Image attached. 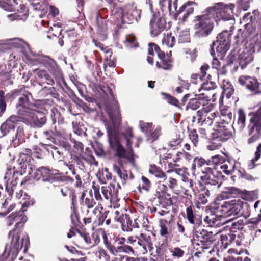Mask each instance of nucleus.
<instances>
[{"label":"nucleus","mask_w":261,"mask_h":261,"mask_svg":"<svg viewBox=\"0 0 261 261\" xmlns=\"http://www.w3.org/2000/svg\"><path fill=\"white\" fill-rule=\"evenodd\" d=\"M142 184L140 186V188L145 190L148 191L150 187V182L149 180L144 176H142Z\"/></svg>","instance_id":"49530a36"},{"label":"nucleus","mask_w":261,"mask_h":261,"mask_svg":"<svg viewBox=\"0 0 261 261\" xmlns=\"http://www.w3.org/2000/svg\"><path fill=\"white\" fill-rule=\"evenodd\" d=\"M48 8L49 9L50 13L53 16L57 15L59 13L58 9L53 6H50Z\"/></svg>","instance_id":"680f3d73"},{"label":"nucleus","mask_w":261,"mask_h":261,"mask_svg":"<svg viewBox=\"0 0 261 261\" xmlns=\"http://www.w3.org/2000/svg\"><path fill=\"white\" fill-rule=\"evenodd\" d=\"M211 195L212 193L209 190L205 189L203 190L199 195L198 202L202 204H206L208 202Z\"/></svg>","instance_id":"7c9ffc66"},{"label":"nucleus","mask_w":261,"mask_h":261,"mask_svg":"<svg viewBox=\"0 0 261 261\" xmlns=\"http://www.w3.org/2000/svg\"><path fill=\"white\" fill-rule=\"evenodd\" d=\"M187 213V218L189 221V222L191 224L194 223V215L192 211V208L191 206H189L187 208L186 210Z\"/></svg>","instance_id":"de8ad7c7"},{"label":"nucleus","mask_w":261,"mask_h":261,"mask_svg":"<svg viewBox=\"0 0 261 261\" xmlns=\"http://www.w3.org/2000/svg\"><path fill=\"white\" fill-rule=\"evenodd\" d=\"M217 221V217L214 214H210L207 215L204 219V221L209 226H213L215 225L216 222Z\"/></svg>","instance_id":"c9c22d12"},{"label":"nucleus","mask_w":261,"mask_h":261,"mask_svg":"<svg viewBox=\"0 0 261 261\" xmlns=\"http://www.w3.org/2000/svg\"><path fill=\"white\" fill-rule=\"evenodd\" d=\"M110 5H113V10L112 11L115 14L117 15V18L121 17L123 21H126L128 19L129 21L133 20L135 17V14L137 13V10L131 7L128 11H123L122 9H119L117 11V8H115L117 0H106Z\"/></svg>","instance_id":"ddd939ff"},{"label":"nucleus","mask_w":261,"mask_h":261,"mask_svg":"<svg viewBox=\"0 0 261 261\" xmlns=\"http://www.w3.org/2000/svg\"><path fill=\"white\" fill-rule=\"evenodd\" d=\"M239 82L241 85H246L247 89L252 91L261 89V84L259 85L255 79L249 76H241Z\"/></svg>","instance_id":"dca6fc26"},{"label":"nucleus","mask_w":261,"mask_h":261,"mask_svg":"<svg viewBox=\"0 0 261 261\" xmlns=\"http://www.w3.org/2000/svg\"><path fill=\"white\" fill-rule=\"evenodd\" d=\"M156 177L161 179V181L165 180V174L160 170L154 175Z\"/></svg>","instance_id":"338daca9"},{"label":"nucleus","mask_w":261,"mask_h":261,"mask_svg":"<svg viewBox=\"0 0 261 261\" xmlns=\"http://www.w3.org/2000/svg\"><path fill=\"white\" fill-rule=\"evenodd\" d=\"M167 184L171 188H174L177 185V181L173 178H169Z\"/></svg>","instance_id":"0e129e2a"},{"label":"nucleus","mask_w":261,"mask_h":261,"mask_svg":"<svg viewBox=\"0 0 261 261\" xmlns=\"http://www.w3.org/2000/svg\"><path fill=\"white\" fill-rule=\"evenodd\" d=\"M223 121L226 123L230 122L232 118V113L228 109L221 110Z\"/></svg>","instance_id":"e433bc0d"},{"label":"nucleus","mask_w":261,"mask_h":261,"mask_svg":"<svg viewBox=\"0 0 261 261\" xmlns=\"http://www.w3.org/2000/svg\"><path fill=\"white\" fill-rule=\"evenodd\" d=\"M119 249L121 251L127 253L130 252H133L132 248L129 246H123L120 247Z\"/></svg>","instance_id":"052dcab7"},{"label":"nucleus","mask_w":261,"mask_h":261,"mask_svg":"<svg viewBox=\"0 0 261 261\" xmlns=\"http://www.w3.org/2000/svg\"><path fill=\"white\" fill-rule=\"evenodd\" d=\"M219 135L218 137L220 138V139L222 141H226L230 138L232 135L231 133L227 129L223 128H220L218 129Z\"/></svg>","instance_id":"473e14b6"},{"label":"nucleus","mask_w":261,"mask_h":261,"mask_svg":"<svg viewBox=\"0 0 261 261\" xmlns=\"http://www.w3.org/2000/svg\"><path fill=\"white\" fill-rule=\"evenodd\" d=\"M212 67L216 69L220 68V67L222 66L221 62L219 61L218 59L214 58L212 62Z\"/></svg>","instance_id":"6e6d98bb"},{"label":"nucleus","mask_w":261,"mask_h":261,"mask_svg":"<svg viewBox=\"0 0 261 261\" xmlns=\"http://www.w3.org/2000/svg\"><path fill=\"white\" fill-rule=\"evenodd\" d=\"M6 104L5 100L4 92L0 91V115L5 111Z\"/></svg>","instance_id":"ea45409f"},{"label":"nucleus","mask_w":261,"mask_h":261,"mask_svg":"<svg viewBox=\"0 0 261 261\" xmlns=\"http://www.w3.org/2000/svg\"><path fill=\"white\" fill-rule=\"evenodd\" d=\"M120 256V261H138L137 258H135L132 257H129L127 255H123L121 256L119 255Z\"/></svg>","instance_id":"13d9d810"},{"label":"nucleus","mask_w":261,"mask_h":261,"mask_svg":"<svg viewBox=\"0 0 261 261\" xmlns=\"http://www.w3.org/2000/svg\"><path fill=\"white\" fill-rule=\"evenodd\" d=\"M217 172L211 168L206 167L201 169L200 179L201 181L206 185L216 186L218 184V188L220 186L219 184V178L216 175Z\"/></svg>","instance_id":"9b49d317"},{"label":"nucleus","mask_w":261,"mask_h":261,"mask_svg":"<svg viewBox=\"0 0 261 261\" xmlns=\"http://www.w3.org/2000/svg\"><path fill=\"white\" fill-rule=\"evenodd\" d=\"M175 38L171 33H167L165 34L162 40V44L168 47H172L174 45Z\"/></svg>","instance_id":"2f4dec72"},{"label":"nucleus","mask_w":261,"mask_h":261,"mask_svg":"<svg viewBox=\"0 0 261 261\" xmlns=\"http://www.w3.org/2000/svg\"><path fill=\"white\" fill-rule=\"evenodd\" d=\"M231 203L227 201L224 202L221 206V212L225 217H228V213H229V209L231 206Z\"/></svg>","instance_id":"58836bf2"},{"label":"nucleus","mask_w":261,"mask_h":261,"mask_svg":"<svg viewBox=\"0 0 261 261\" xmlns=\"http://www.w3.org/2000/svg\"><path fill=\"white\" fill-rule=\"evenodd\" d=\"M160 51V48L156 45L155 44L153 43H150L149 44V47L148 49V55L150 56L153 55L154 51L155 53L156 51Z\"/></svg>","instance_id":"09e8293b"},{"label":"nucleus","mask_w":261,"mask_h":261,"mask_svg":"<svg viewBox=\"0 0 261 261\" xmlns=\"http://www.w3.org/2000/svg\"><path fill=\"white\" fill-rule=\"evenodd\" d=\"M189 138L191 141L193 142L194 146H196L198 143V135L197 134L196 130H192L189 134Z\"/></svg>","instance_id":"c03bdc74"},{"label":"nucleus","mask_w":261,"mask_h":261,"mask_svg":"<svg viewBox=\"0 0 261 261\" xmlns=\"http://www.w3.org/2000/svg\"><path fill=\"white\" fill-rule=\"evenodd\" d=\"M108 113L113 124V126L111 124L107 126L109 144L111 147L116 151L117 156L120 158L117 163L113 165V170L114 172L118 175L121 179L122 183L124 184L128 180L133 178L132 172L124 169L125 165L123 162V159H125L133 166L135 165L134 155L132 147V139L134 138L133 134L132 129L130 128L126 129L122 134V137L126 141L128 149L126 151L121 145L117 137L118 126L121 120L119 112L117 109L115 112V114H113L111 111H108Z\"/></svg>","instance_id":"f257e3e1"},{"label":"nucleus","mask_w":261,"mask_h":261,"mask_svg":"<svg viewBox=\"0 0 261 261\" xmlns=\"http://www.w3.org/2000/svg\"><path fill=\"white\" fill-rule=\"evenodd\" d=\"M32 5L34 9L43 11L44 13H46L48 9L47 5L42 1L35 0Z\"/></svg>","instance_id":"cd10ccee"},{"label":"nucleus","mask_w":261,"mask_h":261,"mask_svg":"<svg viewBox=\"0 0 261 261\" xmlns=\"http://www.w3.org/2000/svg\"><path fill=\"white\" fill-rule=\"evenodd\" d=\"M222 81V87L223 89V93L225 94L227 98H229L233 93L234 89L232 85L225 79H221Z\"/></svg>","instance_id":"bb28decb"},{"label":"nucleus","mask_w":261,"mask_h":261,"mask_svg":"<svg viewBox=\"0 0 261 261\" xmlns=\"http://www.w3.org/2000/svg\"><path fill=\"white\" fill-rule=\"evenodd\" d=\"M233 7L232 5L228 6L222 3H218L209 9L212 13L214 14L217 21L231 20L233 22V20L231 18Z\"/></svg>","instance_id":"0eeeda50"},{"label":"nucleus","mask_w":261,"mask_h":261,"mask_svg":"<svg viewBox=\"0 0 261 261\" xmlns=\"http://www.w3.org/2000/svg\"><path fill=\"white\" fill-rule=\"evenodd\" d=\"M192 159V156L189 153L184 151L180 152H177L176 154L173 158L174 162H180L183 164H186L189 163Z\"/></svg>","instance_id":"b1692460"},{"label":"nucleus","mask_w":261,"mask_h":261,"mask_svg":"<svg viewBox=\"0 0 261 261\" xmlns=\"http://www.w3.org/2000/svg\"><path fill=\"white\" fill-rule=\"evenodd\" d=\"M218 71V76L219 80H221L223 79L222 77L223 75L225 74L227 72V70L225 68V65L223 64L220 67V68L217 69Z\"/></svg>","instance_id":"603ef678"},{"label":"nucleus","mask_w":261,"mask_h":261,"mask_svg":"<svg viewBox=\"0 0 261 261\" xmlns=\"http://www.w3.org/2000/svg\"><path fill=\"white\" fill-rule=\"evenodd\" d=\"M141 238L144 242L146 244V245H149L151 244V240L149 236H147L146 235L141 233Z\"/></svg>","instance_id":"bf43d9fd"},{"label":"nucleus","mask_w":261,"mask_h":261,"mask_svg":"<svg viewBox=\"0 0 261 261\" xmlns=\"http://www.w3.org/2000/svg\"><path fill=\"white\" fill-rule=\"evenodd\" d=\"M189 107L192 110H196L199 108L202 105L201 102L197 99L192 100L189 103ZM203 106H205L204 104H202Z\"/></svg>","instance_id":"8fccbe9b"},{"label":"nucleus","mask_w":261,"mask_h":261,"mask_svg":"<svg viewBox=\"0 0 261 261\" xmlns=\"http://www.w3.org/2000/svg\"><path fill=\"white\" fill-rule=\"evenodd\" d=\"M39 172L42 174L43 180H50L54 178L53 176L57 174V171L50 170L46 167H42L39 168Z\"/></svg>","instance_id":"393cba45"},{"label":"nucleus","mask_w":261,"mask_h":261,"mask_svg":"<svg viewBox=\"0 0 261 261\" xmlns=\"http://www.w3.org/2000/svg\"><path fill=\"white\" fill-rule=\"evenodd\" d=\"M212 84L208 83H205L202 85V87L198 90V93L196 94V96H199V98L209 100L210 96L208 92L209 90L212 88Z\"/></svg>","instance_id":"5701e85b"},{"label":"nucleus","mask_w":261,"mask_h":261,"mask_svg":"<svg viewBox=\"0 0 261 261\" xmlns=\"http://www.w3.org/2000/svg\"><path fill=\"white\" fill-rule=\"evenodd\" d=\"M24 139V128L22 126L18 127L15 135V137H13V142L15 145H18L23 142Z\"/></svg>","instance_id":"a878e982"},{"label":"nucleus","mask_w":261,"mask_h":261,"mask_svg":"<svg viewBox=\"0 0 261 261\" xmlns=\"http://www.w3.org/2000/svg\"><path fill=\"white\" fill-rule=\"evenodd\" d=\"M258 160L255 159V156L254 159L251 160L247 164V167L248 169H253L255 166V162L257 161Z\"/></svg>","instance_id":"e2e57ef3"},{"label":"nucleus","mask_w":261,"mask_h":261,"mask_svg":"<svg viewBox=\"0 0 261 261\" xmlns=\"http://www.w3.org/2000/svg\"><path fill=\"white\" fill-rule=\"evenodd\" d=\"M16 121H17V120L15 116H11L1 125L0 130L3 136L6 135L15 127V122Z\"/></svg>","instance_id":"6ab92c4d"},{"label":"nucleus","mask_w":261,"mask_h":261,"mask_svg":"<svg viewBox=\"0 0 261 261\" xmlns=\"http://www.w3.org/2000/svg\"><path fill=\"white\" fill-rule=\"evenodd\" d=\"M209 164L208 162L203 159L202 158H195L193 160V162L192 165V170L193 172H195L197 168H202L205 165H208Z\"/></svg>","instance_id":"c85d7f7f"},{"label":"nucleus","mask_w":261,"mask_h":261,"mask_svg":"<svg viewBox=\"0 0 261 261\" xmlns=\"http://www.w3.org/2000/svg\"><path fill=\"white\" fill-rule=\"evenodd\" d=\"M139 127L141 130L146 134L147 140L151 142L157 140L162 134L161 127L156 126L152 128V123H147L140 121L139 122Z\"/></svg>","instance_id":"9d476101"},{"label":"nucleus","mask_w":261,"mask_h":261,"mask_svg":"<svg viewBox=\"0 0 261 261\" xmlns=\"http://www.w3.org/2000/svg\"><path fill=\"white\" fill-rule=\"evenodd\" d=\"M223 193L226 194L227 195L225 196L227 197H236L242 194L239 189L233 187L226 188L224 191H223Z\"/></svg>","instance_id":"c756f323"},{"label":"nucleus","mask_w":261,"mask_h":261,"mask_svg":"<svg viewBox=\"0 0 261 261\" xmlns=\"http://www.w3.org/2000/svg\"><path fill=\"white\" fill-rule=\"evenodd\" d=\"M232 203L231 207L229 209V213H228V217H237L240 213V211L242 209V202L238 200L231 201Z\"/></svg>","instance_id":"4be33fe9"},{"label":"nucleus","mask_w":261,"mask_h":261,"mask_svg":"<svg viewBox=\"0 0 261 261\" xmlns=\"http://www.w3.org/2000/svg\"><path fill=\"white\" fill-rule=\"evenodd\" d=\"M33 72L36 73L38 77L41 79L44 78L47 74L46 71L44 70L35 69Z\"/></svg>","instance_id":"4d7b16f0"},{"label":"nucleus","mask_w":261,"mask_h":261,"mask_svg":"<svg viewBox=\"0 0 261 261\" xmlns=\"http://www.w3.org/2000/svg\"><path fill=\"white\" fill-rule=\"evenodd\" d=\"M171 253L173 256L177 258H180L184 255V251L180 248L176 247L172 249L171 250Z\"/></svg>","instance_id":"37998d69"},{"label":"nucleus","mask_w":261,"mask_h":261,"mask_svg":"<svg viewBox=\"0 0 261 261\" xmlns=\"http://www.w3.org/2000/svg\"><path fill=\"white\" fill-rule=\"evenodd\" d=\"M156 65L158 67H161L165 70L170 69L171 67L169 60L167 61L166 60L163 59L160 63L157 62Z\"/></svg>","instance_id":"79ce46f5"},{"label":"nucleus","mask_w":261,"mask_h":261,"mask_svg":"<svg viewBox=\"0 0 261 261\" xmlns=\"http://www.w3.org/2000/svg\"><path fill=\"white\" fill-rule=\"evenodd\" d=\"M18 172L14 170V168H7L4 176L6 182V189L10 193H13L17 185L16 180Z\"/></svg>","instance_id":"4468645a"},{"label":"nucleus","mask_w":261,"mask_h":261,"mask_svg":"<svg viewBox=\"0 0 261 261\" xmlns=\"http://www.w3.org/2000/svg\"><path fill=\"white\" fill-rule=\"evenodd\" d=\"M254 50L251 46L245 47L239 55V64L242 69L246 67V66L251 63L253 59V53Z\"/></svg>","instance_id":"2eb2a0df"},{"label":"nucleus","mask_w":261,"mask_h":261,"mask_svg":"<svg viewBox=\"0 0 261 261\" xmlns=\"http://www.w3.org/2000/svg\"><path fill=\"white\" fill-rule=\"evenodd\" d=\"M230 29L229 31H224L220 33L217 37V40L214 41L212 44L213 46L216 47L217 51L221 55L225 54L229 48L231 32L234 29L232 26H231Z\"/></svg>","instance_id":"6e6552de"},{"label":"nucleus","mask_w":261,"mask_h":261,"mask_svg":"<svg viewBox=\"0 0 261 261\" xmlns=\"http://www.w3.org/2000/svg\"><path fill=\"white\" fill-rule=\"evenodd\" d=\"M254 131L255 132L254 133L253 136L248 139V141L249 143H251L258 140L260 138V135L259 134V128L255 125H254V126L252 127L250 134L253 133Z\"/></svg>","instance_id":"f704fd0d"},{"label":"nucleus","mask_w":261,"mask_h":261,"mask_svg":"<svg viewBox=\"0 0 261 261\" xmlns=\"http://www.w3.org/2000/svg\"><path fill=\"white\" fill-rule=\"evenodd\" d=\"M251 0H238L240 7L245 11L248 10L249 7V4Z\"/></svg>","instance_id":"3c124183"},{"label":"nucleus","mask_w":261,"mask_h":261,"mask_svg":"<svg viewBox=\"0 0 261 261\" xmlns=\"http://www.w3.org/2000/svg\"><path fill=\"white\" fill-rule=\"evenodd\" d=\"M101 193L106 199L112 200L117 198L118 190L114 185H110L108 186L102 187Z\"/></svg>","instance_id":"f3484780"},{"label":"nucleus","mask_w":261,"mask_h":261,"mask_svg":"<svg viewBox=\"0 0 261 261\" xmlns=\"http://www.w3.org/2000/svg\"><path fill=\"white\" fill-rule=\"evenodd\" d=\"M215 21L217 19L208 8L205 14L196 16L194 20L196 34L201 37L208 36L213 29Z\"/></svg>","instance_id":"20e7f679"},{"label":"nucleus","mask_w":261,"mask_h":261,"mask_svg":"<svg viewBox=\"0 0 261 261\" xmlns=\"http://www.w3.org/2000/svg\"><path fill=\"white\" fill-rule=\"evenodd\" d=\"M181 142V139L179 138L176 137V138L172 139L169 142V145L171 147H176L179 145Z\"/></svg>","instance_id":"864d4df0"},{"label":"nucleus","mask_w":261,"mask_h":261,"mask_svg":"<svg viewBox=\"0 0 261 261\" xmlns=\"http://www.w3.org/2000/svg\"><path fill=\"white\" fill-rule=\"evenodd\" d=\"M220 168L221 169L222 171L226 174H229L230 173V170L228 169V165L225 163L221 165L220 166Z\"/></svg>","instance_id":"69168bd1"},{"label":"nucleus","mask_w":261,"mask_h":261,"mask_svg":"<svg viewBox=\"0 0 261 261\" xmlns=\"http://www.w3.org/2000/svg\"><path fill=\"white\" fill-rule=\"evenodd\" d=\"M193 2H188L186 5L182 6L179 10L177 11V0H161L160 2V5L163 11H168L170 14H176L181 13L185 8L186 6H190L193 4Z\"/></svg>","instance_id":"f8f14e48"},{"label":"nucleus","mask_w":261,"mask_h":261,"mask_svg":"<svg viewBox=\"0 0 261 261\" xmlns=\"http://www.w3.org/2000/svg\"><path fill=\"white\" fill-rule=\"evenodd\" d=\"M166 21L160 12L153 15L150 22V31L151 36L155 37L160 34L165 29Z\"/></svg>","instance_id":"1a4fd4ad"},{"label":"nucleus","mask_w":261,"mask_h":261,"mask_svg":"<svg viewBox=\"0 0 261 261\" xmlns=\"http://www.w3.org/2000/svg\"><path fill=\"white\" fill-rule=\"evenodd\" d=\"M255 155L256 160H258L260 158L261 155V143L257 146Z\"/></svg>","instance_id":"774afa93"},{"label":"nucleus","mask_w":261,"mask_h":261,"mask_svg":"<svg viewBox=\"0 0 261 261\" xmlns=\"http://www.w3.org/2000/svg\"><path fill=\"white\" fill-rule=\"evenodd\" d=\"M62 27V24L58 22L56 24H54L53 26L50 27L49 32H52L53 35L55 36H59L61 34Z\"/></svg>","instance_id":"72a5a7b5"},{"label":"nucleus","mask_w":261,"mask_h":261,"mask_svg":"<svg viewBox=\"0 0 261 261\" xmlns=\"http://www.w3.org/2000/svg\"><path fill=\"white\" fill-rule=\"evenodd\" d=\"M223 161V157L220 155H216L212 156L208 162V163L210 164L212 163L213 164H218L220 163H222Z\"/></svg>","instance_id":"a18cd8bd"},{"label":"nucleus","mask_w":261,"mask_h":261,"mask_svg":"<svg viewBox=\"0 0 261 261\" xmlns=\"http://www.w3.org/2000/svg\"><path fill=\"white\" fill-rule=\"evenodd\" d=\"M197 115L198 122L202 124L204 123L211 125L214 121L218 122V113L214 109V106L212 104H209L198 111Z\"/></svg>","instance_id":"423d86ee"},{"label":"nucleus","mask_w":261,"mask_h":261,"mask_svg":"<svg viewBox=\"0 0 261 261\" xmlns=\"http://www.w3.org/2000/svg\"><path fill=\"white\" fill-rule=\"evenodd\" d=\"M15 204L12 202L11 198H7L4 202L0 204V214L6 215L12 211L15 207Z\"/></svg>","instance_id":"412c9836"},{"label":"nucleus","mask_w":261,"mask_h":261,"mask_svg":"<svg viewBox=\"0 0 261 261\" xmlns=\"http://www.w3.org/2000/svg\"><path fill=\"white\" fill-rule=\"evenodd\" d=\"M29 93L22 94L18 98L16 110L22 121L35 127H40L46 122V109L38 104H31Z\"/></svg>","instance_id":"f03ea898"},{"label":"nucleus","mask_w":261,"mask_h":261,"mask_svg":"<svg viewBox=\"0 0 261 261\" xmlns=\"http://www.w3.org/2000/svg\"><path fill=\"white\" fill-rule=\"evenodd\" d=\"M245 115L240 112L239 113V116L238 118V123L240 125L241 127H243L245 125Z\"/></svg>","instance_id":"5fc2aeb1"},{"label":"nucleus","mask_w":261,"mask_h":261,"mask_svg":"<svg viewBox=\"0 0 261 261\" xmlns=\"http://www.w3.org/2000/svg\"><path fill=\"white\" fill-rule=\"evenodd\" d=\"M0 6L7 11H17L14 13L7 15L8 18L10 20H26L28 16V9L22 4L20 0H0Z\"/></svg>","instance_id":"39448f33"},{"label":"nucleus","mask_w":261,"mask_h":261,"mask_svg":"<svg viewBox=\"0 0 261 261\" xmlns=\"http://www.w3.org/2000/svg\"><path fill=\"white\" fill-rule=\"evenodd\" d=\"M9 44L11 48H19L23 46V42L20 39L15 38L10 40Z\"/></svg>","instance_id":"4c0bfd02"},{"label":"nucleus","mask_w":261,"mask_h":261,"mask_svg":"<svg viewBox=\"0 0 261 261\" xmlns=\"http://www.w3.org/2000/svg\"><path fill=\"white\" fill-rule=\"evenodd\" d=\"M95 45L99 47L105 54L106 64L110 67H114L115 66V62L114 58L112 57V52L110 49L107 48H105L103 44L100 43L95 42Z\"/></svg>","instance_id":"a211bd4d"},{"label":"nucleus","mask_w":261,"mask_h":261,"mask_svg":"<svg viewBox=\"0 0 261 261\" xmlns=\"http://www.w3.org/2000/svg\"><path fill=\"white\" fill-rule=\"evenodd\" d=\"M43 138L44 139V144L50 146V143L54 141V138L52 137V132H46L44 134Z\"/></svg>","instance_id":"a19ab883"},{"label":"nucleus","mask_w":261,"mask_h":261,"mask_svg":"<svg viewBox=\"0 0 261 261\" xmlns=\"http://www.w3.org/2000/svg\"><path fill=\"white\" fill-rule=\"evenodd\" d=\"M28 204L26 202L22 204L21 210L17 214L12 213L8 218V221H13L16 222V228L10 231L9 233V238L11 239L10 244L7 245L3 253L4 257H7L11 253L15 254L20 250L23 244L25 246L29 243V239L25 236H21V231L17 229L18 227L22 226L27 221L26 216L23 212L27 210Z\"/></svg>","instance_id":"7ed1b4c3"},{"label":"nucleus","mask_w":261,"mask_h":261,"mask_svg":"<svg viewBox=\"0 0 261 261\" xmlns=\"http://www.w3.org/2000/svg\"><path fill=\"white\" fill-rule=\"evenodd\" d=\"M159 232L161 236L167 238V236L171 232V224L170 221L166 219H161L160 221Z\"/></svg>","instance_id":"aec40b11"}]
</instances>
